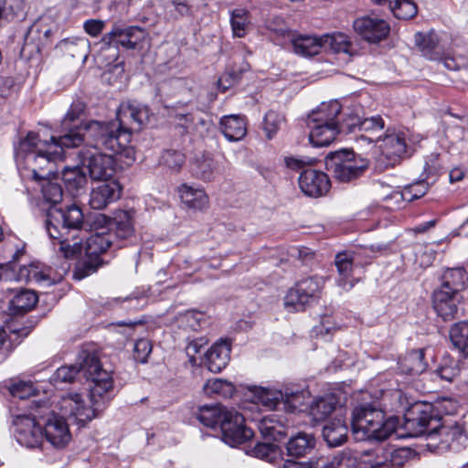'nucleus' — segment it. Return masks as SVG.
I'll return each mask as SVG.
<instances>
[{"label": "nucleus", "mask_w": 468, "mask_h": 468, "mask_svg": "<svg viewBox=\"0 0 468 468\" xmlns=\"http://www.w3.org/2000/svg\"><path fill=\"white\" fill-rule=\"evenodd\" d=\"M457 295V291L448 287L447 283H441V286L433 292V303L455 300Z\"/></svg>", "instance_id": "60"}, {"label": "nucleus", "mask_w": 468, "mask_h": 468, "mask_svg": "<svg viewBox=\"0 0 468 468\" xmlns=\"http://www.w3.org/2000/svg\"><path fill=\"white\" fill-rule=\"evenodd\" d=\"M283 399V392L277 389L256 388L253 391V401L270 410H275L280 404H282Z\"/></svg>", "instance_id": "40"}, {"label": "nucleus", "mask_w": 468, "mask_h": 468, "mask_svg": "<svg viewBox=\"0 0 468 468\" xmlns=\"http://www.w3.org/2000/svg\"><path fill=\"white\" fill-rule=\"evenodd\" d=\"M105 27V22L100 19H89L83 24L85 32L92 37H98Z\"/></svg>", "instance_id": "63"}, {"label": "nucleus", "mask_w": 468, "mask_h": 468, "mask_svg": "<svg viewBox=\"0 0 468 468\" xmlns=\"http://www.w3.org/2000/svg\"><path fill=\"white\" fill-rule=\"evenodd\" d=\"M122 246L123 244H119L113 239L112 231H105L104 229H101L100 231H96L86 238L84 250L88 257L97 260L98 256L104 253L108 249H120Z\"/></svg>", "instance_id": "21"}, {"label": "nucleus", "mask_w": 468, "mask_h": 468, "mask_svg": "<svg viewBox=\"0 0 468 468\" xmlns=\"http://www.w3.org/2000/svg\"><path fill=\"white\" fill-rule=\"evenodd\" d=\"M60 416L53 411L41 416L43 440L55 450H64L71 441L72 435L64 414Z\"/></svg>", "instance_id": "12"}, {"label": "nucleus", "mask_w": 468, "mask_h": 468, "mask_svg": "<svg viewBox=\"0 0 468 468\" xmlns=\"http://www.w3.org/2000/svg\"><path fill=\"white\" fill-rule=\"evenodd\" d=\"M204 392L207 396H218L222 398H230L235 392V387L231 382L222 378L208 379L204 387Z\"/></svg>", "instance_id": "43"}, {"label": "nucleus", "mask_w": 468, "mask_h": 468, "mask_svg": "<svg viewBox=\"0 0 468 468\" xmlns=\"http://www.w3.org/2000/svg\"><path fill=\"white\" fill-rule=\"evenodd\" d=\"M116 116V125L132 133V131L140 130L142 125L148 121L149 110L140 104L123 102L120 105Z\"/></svg>", "instance_id": "15"}, {"label": "nucleus", "mask_w": 468, "mask_h": 468, "mask_svg": "<svg viewBox=\"0 0 468 468\" xmlns=\"http://www.w3.org/2000/svg\"><path fill=\"white\" fill-rule=\"evenodd\" d=\"M435 259V251L429 246L420 245L415 250V262L421 268L431 266Z\"/></svg>", "instance_id": "56"}, {"label": "nucleus", "mask_w": 468, "mask_h": 468, "mask_svg": "<svg viewBox=\"0 0 468 468\" xmlns=\"http://www.w3.org/2000/svg\"><path fill=\"white\" fill-rule=\"evenodd\" d=\"M466 273L463 269H451L443 275L442 283H447L448 287L457 292L464 287Z\"/></svg>", "instance_id": "52"}, {"label": "nucleus", "mask_w": 468, "mask_h": 468, "mask_svg": "<svg viewBox=\"0 0 468 468\" xmlns=\"http://www.w3.org/2000/svg\"><path fill=\"white\" fill-rule=\"evenodd\" d=\"M152 352V344L148 339H138L133 346V357L140 363H146Z\"/></svg>", "instance_id": "58"}, {"label": "nucleus", "mask_w": 468, "mask_h": 468, "mask_svg": "<svg viewBox=\"0 0 468 468\" xmlns=\"http://www.w3.org/2000/svg\"><path fill=\"white\" fill-rule=\"evenodd\" d=\"M146 32L140 27H124L114 24L110 32L103 35L101 43L107 47L122 46L126 49H135L146 37Z\"/></svg>", "instance_id": "14"}, {"label": "nucleus", "mask_w": 468, "mask_h": 468, "mask_svg": "<svg viewBox=\"0 0 468 468\" xmlns=\"http://www.w3.org/2000/svg\"><path fill=\"white\" fill-rule=\"evenodd\" d=\"M11 395L20 399H26L36 394V388L31 381L19 380L9 387Z\"/></svg>", "instance_id": "55"}, {"label": "nucleus", "mask_w": 468, "mask_h": 468, "mask_svg": "<svg viewBox=\"0 0 468 468\" xmlns=\"http://www.w3.org/2000/svg\"><path fill=\"white\" fill-rule=\"evenodd\" d=\"M259 430L266 439L280 441L284 437L282 427L270 418L265 417L261 420Z\"/></svg>", "instance_id": "51"}, {"label": "nucleus", "mask_w": 468, "mask_h": 468, "mask_svg": "<svg viewBox=\"0 0 468 468\" xmlns=\"http://www.w3.org/2000/svg\"><path fill=\"white\" fill-rule=\"evenodd\" d=\"M185 155L176 150H166L161 155L159 164L172 173L180 171L185 164Z\"/></svg>", "instance_id": "47"}, {"label": "nucleus", "mask_w": 468, "mask_h": 468, "mask_svg": "<svg viewBox=\"0 0 468 468\" xmlns=\"http://www.w3.org/2000/svg\"><path fill=\"white\" fill-rule=\"evenodd\" d=\"M324 282V279L321 276H310L297 282L287 292L284 297V307L289 312H299L318 302L322 296Z\"/></svg>", "instance_id": "8"}, {"label": "nucleus", "mask_w": 468, "mask_h": 468, "mask_svg": "<svg viewBox=\"0 0 468 468\" xmlns=\"http://www.w3.org/2000/svg\"><path fill=\"white\" fill-rule=\"evenodd\" d=\"M220 130L229 142H239L247 134V123L243 116L230 114L223 116L219 122Z\"/></svg>", "instance_id": "27"}, {"label": "nucleus", "mask_w": 468, "mask_h": 468, "mask_svg": "<svg viewBox=\"0 0 468 468\" xmlns=\"http://www.w3.org/2000/svg\"><path fill=\"white\" fill-rule=\"evenodd\" d=\"M459 362L451 357H443L440 367L435 370V374L441 379L452 382L460 374Z\"/></svg>", "instance_id": "49"}, {"label": "nucleus", "mask_w": 468, "mask_h": 468, "mask_svg": "<svg viewBox=\"0 0 468 468\" xmlns=\"http://www.w3.org/2000/svg\"><path fill=\"white\" fill-rule=\"evenodd\" d=\"M307 125L310 129L309 140L315 147H324L329 145L336 135L346 129L345 119L342 122L323 123L307 120Z\"/></svg>", "instance_id": "17"}, {"label": "nucleus", "mask_w": 468, "mask_h": 468, "mask_svg": "<svg viewBox=\"0 0 468 468\" xmlns=\"http://www.w3.org/2000/svg\"><path fill=\"white\" fill-rule=\"evenodd\" d=\"M449 335L454 347L468 356V322L462 321L453 324Z\"/></svg>", "instance_id": "42"}, {"label": "nucleus", "mask_w": 468, "mask_h": 468, "mask_svg": "<svg viewBox=\"0 0 468 468\" xmlns=\"http://www.w3.org/2000/svg\"><path fill=\"white\" fill-rule=\"evenodd\" d=\"M230 357V346L227 341L215 343L205 354L204 364L212 373L226 367Z\"/></svg>", "instance_id": "25"}, {"label": "nucleus", "mask_w": 468, "mask_h": 468, "mask_svg": "<svg viewBox=\"0 0 468 468\" xmlns=\"http://www.w3.org/2000/svg\"><path fill=\"white\" fill-rule=\"evenodd\" d=\"M266 27L279 37L290 36V30L284 20L281 17H274L269 20L266 23Z\"/></svg>", "instance_id": "61"}, {"label": "nucleus", "mask_w": 468, "mask_h": 468, "mask_svg": "<svg viewBox=\"0 0 468 468\" xmlns=\"http://www.w3.org/2000/svg\"><path fill=\"white\" fill-rule=\"evenodd\" d=\"M457 302L458 300H452L447 301L445 303H434L433 307L438 314L443 320H451L455 317L458 312L457 307Z\"/></svg>", "instance_id": "57"}, {"label": "nucleus", "mask_w": 468, "mask_h": 468, "mask_svg": "<svg viewBox=\"0 0 468 468\" xmlns=\"http://www.w3.org/2000/svg\"><path fill=\"white\" fill-rule=\"evenodd\" d=\"M314 158L307 156H285L284 164L291 170H300L305 166H311L315 163Z\"/></svg>", "instance_id": "59"}, {"label": "nucleus", "mask_w": 468, "mask_h": 468, "mask_svg": "<svg viewBox=\"0 0 468 468\" xmlns=\"http://www.w3.org/2000/svg\"><path fill=\"white\" fill-rule=\"evenodd\" d=\"M282 122L283 117L274 111H269L265 114L263 121V129L269 139H271L272 136L278 132Z\"/></svg>", "instance_id": "54"}, {"label": "nucleus", "mask_w": 468, "mask_h": 468, "mask_svg": "<svg viewBox=\"0 0 468 468\" xmlns=\"http://www.w3.org/2000/svg\"><path fill=\"white\" fill-rule=\"evenodd\" d=\"M355 31L365 40L378 43L389 34L388 23L378 16H365L354 21Z\"/></svg>", "instance_id": "16"}, {"label": "nucleus", "mask_w": 468, "mask_h": 468, "mask_svg": "<svg viewBox=\"0 0 468 468\" xmlns=\"http://www.w3.org/2000/svg\"><path fill=\"white\" fill-rule=\"evenodd\" d=\"M13 424L19 444L27 448H37L42 444L44 431L41 416L37 419L31 415H19L15 418Z\"/></svg>", "instance_id": "13"}, {"label": "nucleus", "mask_w": 468, "mask_h": 468, "mask_svg": "<svg viewBox=\"0 0 468 468\" xmlns=\"http://www.w3.org/2000/svg\"><path fill=\"white\" fill-rule=\"evenodd\" d=\"M179 322L182 326L191 331H197L207 324V316L201 312L189 310L180 314Z\"/></svg>", "instance_id": "48"}, {"label": "nucleus", "mask_w": 468, "mask_h": 468, "mask_svg": "<svg viewBox=\"0 0 468 468\" xmlns=\"http://www.w3.org/2000/svg\"><path fill=\"white\" fill-rule=\"evenodd\" d=\"M230 24L233 36L236 37H244L250 25L248 11L242 8H237L231 11Z\"/></svg>", "instance_id": "45"}, {"label": "nucleus", "mask_w": 468, "mask_h": 468, "mask_svg": "<svg viewBox=\"0 0 468 468\" xmlns=\"http://www.w3.org/2000/svg\"><path fill=\"white\" fill-rule=\"evenodd\" d=\"M284 399L282 400L283 408L288 411L302 410V407L307 404L309 399L308 393L304 390H297L283 392Z\"/></svg>", "instance_id": "46"}, {"label": "nucleus", "mask_w": 468, "mask_h": 468, "mask_svg": "<svg viewBox=\"0 0 468 468\" xmlns=\"http://www.w3.org/2000/svg\"><path fill=\"white\" fill-rule=\"evenodd\" d=\"M376 459L370 464L380 463L388 468L402 467L413 457V452L410 448L402 447L398 449L378 448L375 450Z\"/></svg>", "instance_id": "23"}, {"label": "nucleus", "mask_w": 468, "mask_h": 468, "mask_svg": "<svg viewBox=\"0 0 468 468\" xmlns=\"http://www.w3.org/2000/svg\"><path fill=\"white\" fill-rule=\"evenodd\" d=\"M113 234V239L119 244L131 240L135 235L134 213L132 211L119 210L110 223V230Z\"/></svg>", "instance_id": "19"}, {"label": "nucleus", "mask_w": 468, "mask_h": 468, "mask_svg": "<svg viewBox=\"0 0 468 468\" xmlns=\"http://www.w3.org/2000/svg\"><path fill=\"white\" fill-rule=\"evenodd\" d=\"M335 264L337 269L338 278L337 285L344 291H349L356 282L353 275L354 255L350 251L337 253L335 259Z\"/></svg>", "instance_id": "24"}, {"label": "nucleus", "mask_w": 468, "mask_h": 468, "mask_svg": "<svg viewBox=\"0 0 468 468\" xmlns=\"http://www.w3.org/2000/svg\"><path fill=\"white\" fill-rule=\"evenodd\" d=\"M336 403V398L333 395L318 398L310 406V415L314 420L322 421L335 410Z\"/></svg>", "instance_id": "41"}, {"label": "nucleus", "mask_w": 468, "mask_h": 468, "mask_svg": "<svg viewBox=\"0 0 468 468\" xmlns=\"http://www.w3.org/2000/svg\"><path fill=\"white\" fill-rule=\"evenodd\" d=\"M354 460L345 456H335L330 462L321 464V468H349Z\"/></svg>", "instance_id": "64"}, {"label": "nucleus", "mask_w": 468, "mask_h": 468, "mask_svg": "<svg viewBox=\"0 0 468 468\" xmlns=\"http://www.w3.org/2000/svg\"><path fill=\"white\" fill-rule=\"evenodd\" d=\"M341 112L342 106L338 101L322 102L316 110L312 112L307 120L323 123L341 122L338 120Z\"/></svg>", "instance_id": "33"}, {"label": "nucleus", "mask_w": 468, "mask_h": 468, "mask_svg": "<svg viewBox=\"0 0 468 468\" xmlns=\"http://www.w3.org/2000/svg\"><path fill=\"white\" fill-rule=\"evenodd\" d=\"M80 372L92 383L90 396L85 392H68L61 396L57 407L61 414L74 419L80 425H85L95 419L104 408L105 396L112 389L113 380L111 372L101 368L97 356L87 355L80 366L58 367L50 377V382L55 387L71 383Z\"/></svg>", "instance_id": "2"}, {"label": "nucleus", "mask_w": 468, "mask_h": 468, "mask_svg": "<svg viewBox=\"0 0 468 468\" xmlns=\"http://www.w3.org/2000/svg\"><path fill=\"white\" fill-rule=\"evenodd\" d=\"M89 45V41L84 38H65L58 42L57 48L65 55L72 58L83 56L87 57L85 48Z\"/></svg>", "instance_id": "44"}, {"label": "nucleus", "mask_w": 468, "mask_h": 468, "mask_svg": "<svg viewBox=\"0 0 468 468\" xmlns=\"http://www.w3.org/2000/svg\"><path fill=\"white\" fill-rule=\"evenodd\" d=\"M51 269L40 262L23 265L15 270L11 264L0 265V281L34 282L40 285H51L55 280L50 277Z\"/></svg>", "instance_id": "11"}, {"label": "nucleus", "mask_w": 468, "mask_h": 468, "mask_svg": "<svg viewBox=\"0 0 468 468\" xmlns=\"http://www.w3.org/2000/svg\"><path fill=\"white\" fill-rule=\"evenodd\" d=\"M84 111V102L74 101L61 122L64 133L58 137L51 136L49 141L42 140L38 133L29 132L16 147L18 165L30 169L36 177L49 176L53 163L63 159V149L80 146L88 135L84 127L91 121L77 123Z\"/></svg>", "instance_id": "1"}, {"label": "nucleus", "mask_w": 468, "mask_h": 468, "mask_svg": "<svg viewBox=\"0 0 468 468\" xmlns=\"http://www.w3.org/2000/svg\"><path fill=\"white\" fill-rule=\"evenodd\" d=\"M345 124L348 132H353L356 128L359 131L373 134L378 133L384 128V121L380 116L361 119L358 112H349L345 114Z\"/></svg>", "instance_id": "29"}, {"label": "nucleus", "mask_w": 468, "mask_h": 468, "mask_svg": "<svg viewBox=\"0 0 468 468\" xmlns=\"http://www.w3.org/2000/svg\"><path fill=\"white\" fill-rule=\"evenodd\" d=\"M383 154L388 159L401 157L406 154L407 143L403 133H392L387 134L381 144Z\"/></svg>", "instance_id": "35"}, {"label": "nucleus", "mask_w": 468, "mask_h": 468, "mask_svg": "<svg viewBox=\"0 0 468 468\" xmlns=\"http://www.w3.org/2000/svg\"><path fill=\"white\" fill-rule=\"evenodd\" d=\"M323 49L332 51L333 53L344 54L346 56V61L356 54V50L348 37V36L335 32L322 36Z\"/></svg>", "instance_id": "28"}, {"label": "nucleus", "mask_w": 468, "mask_h": 468, "mask_svg": "<svg viewBox=\"0 0 468 468\" xmlns=\"http://www.w3.org/2000/svg\"><path fill=\"white\" fill-rule=\"evenodd\" d=\"M299 186L306 196L317 197L328 192L330 180L322 171L306 169L299 176Z\"/></svg>", "instance_id": "18"}, {"label": "nucleus", "mask_w": 468, "mask_h": 468, "mask_svg": "<svg viewBox=\"0 0 468 468\" xmlns=\"http://www.w3.org/2000/svg\"><path fill=\"white\" fill-rule=\"evenodd\" d=\"M16 161H17L16 158ZM58 161V160H56L53 163L52 173L49 176L43 177V178H38V177L34 176L33 172L30 169L26 168L24 165H19L18 162H16V165H17V167L20 171L22 177L31 176L33 179L38 181V180L49 179L51 177L56 176L57 172L55 171V164ZM41 192H42L44 200L47 203H49L52 205L51 207H54V206L56 204H58L62 200V196H63L62 188L58 183H54V182L48 180L45 184L42 185Z\"/></svg>", "instance_id": "22"}, {"label": "nucleus", "mask_w": 468, "mask_h": 468, "mask_svg": "<svg viewBox=\"0 0 468 468\" xmlns=\"http://www.w3.org/2000/svg\"><path fill=\"white\" fill-rule=\"evenodd\" d=\"M326 167L339 182H349L359 177L368 166V161L347 150L328 154Z\"/></svg>", "instance_id": "9"}, {"label": "nucleus", "mask_w": 468, "mask_h": 468, "mask_svg": "<svg viewBox=\"0 0 468 468\" xmlns=\"http://www.w3.org/2000/svg\"><path fill=\"white\" fill-rule=\"evenodd\" d=\"M183 205L191 210L202 211L208 207L209 198L203 188L183 184L178 188Z\"/></svg>", "instance_id": "26"}, {"label": "nucleus", "mask_w": 468, "mask_h": 468, "mask_svg": "<svg viewBox=\"0 0 468 468\" xmlns=\"http://www.w3.org/2000/svg\"><path fill=\"white\" fill-rule=\"evenodd\" d=\"M315 445V439L311 434L299 432L287 442V452L292 457H301L309 453Z\"/></svg>", "instance_id": "36"}, {"label": "nucleus", "mask_w": 468, "mask_h": 468, "mask_svg": "<svg viewBox=\"0 0 468 468\" xmlns=\"http://www.w3.org/2000/svg\"><path fill=\"white\" fill-rule=\"evenodd\" d=\"M405 427L410 436L427 435V446L434 452L460 451L467 443L468 436L462 424L447 422L439 417L431 404L415 403L405 414Z\"/></svg>", "instance_id": "3"}, {"label": "nucleus", "mask_w": 468, "mask_h": 468, "mask_svg": "<svg viewBox=\"0 0 468 468\" xmlns=\"http://www.w3.org/2000/svg\"><path fill=\"white\" fill-rule=\"evenodd\" d=\"M441 168V166L437 154H431L427 156L424 165V174L426 175L425 179H429L431 176H436Z\"/></svg>", "instance_id": "62"}, {"label": "nucleus", "mask_w": 468, "mask_h": 468, "mask_svg": "<svg viewBox=\"0 0 468 468\" xmlns=\"http://www.w3.org/2000/svg\"><path fill=\"white\" fill-rule=\"evenodd\" d=\"M253 455L267 462H272L279 454L278 446L271 442L258 443L252 450Z\"/></svg>", "instance_id": "53"}, {"label": "nucleus", "mask_w": 468, "mask_h": 468, "mask_svg": "<svg viewBox=\"0 0 468 468\" xmlns=\"http://www.w3.org/2000/svg\"><path fill=\"white\" fill-rule=\"evenodd\" d=\"M197 418L208 428L220 427L222 440L230 446L241 444L253 436V431L244 424V417L235 410L221 405L202 406Z\"/></svg>", "instance_id": "6"}, {"label": "nucleus", "mask_w": 468, "mask_h": 468, "mask_svg": "<svg viewBox=\"0 0 468 468\" xmlns=\"http://www.w3.org/2000/svg\"><path fill=\"white\" fill-rule=\"evenodd\" d=\"M122 187L116 180L106 181L93 188L90 195V206L93 209H103L120 198Z\"/></svg>", "instance_id": "20"}, {"label": "nucleus", "mask_w": 468, "mask_h": 468, "mask_svg": "<svg viewBox=\"0 0 468 468\" xmlns=\"http://www.w3.org/2000/svg\"><path fill=\"white\" fill-rule=\"evenodd\" d=\"M216 163L213 159L204 157L197 160L194 165L193 173L197 178L211 181L215 176Z\"/></svg>", "instance_id": "50"}, {"label": "nucleus", "mask_w": 468, "mask_h": 468, "mask_svg": "<svg viewBox=\"0 0 468 468\" xmlns=\"http://www.w3.org/2000/svg\"><path fill=\"white\" fill-rule=\"evenodd\" d=\"M62 180L68 191L72 195H76L87 184L86 174L80 165L65 166L62 170Z\"/></svg>", "instance_id": "37"}, {"label": "nucleus", "mask_w": 468, "mask_h": 468, "mask_svg": "<svg viewBox=\"0 0 468 468\" xmlns=\"http://www.w3.org/2000/svg\"><path fill=\"white\" fill-rule=\"evenodd\" d=\"M88 136L91 137L98 150H108L112 154H117L125 152L127 155L131 150L128 145L131 142V133L128 130H122L116 125V122H101L91 121L86 127Z\"/></svg>", "instance_id": "7"}, {"label": "nucleus", "mask_w": 468, "mask_h": 468, "mask_svg": "<svg viewBox=\"0 0 468 468\" xmlns=\"http://www.w3.org/2000/svg\"><path fill=\"white\" fill-rule=\"evenodd\" d=\"M427 368L424 361V352L421 349L412 350L399 361V370L401 374L415 378Z\"/></svg>", "instance_id": "31"}, {"label": "nucleus", "mask_w": 468, "mask_h": 468, "mask_svg": "<svg viewBox=\"0 0 468 468\" xmlns=\"http://www.w3.org/2000/svg\"><path fill=\"white\" fill-rule=\"evenodd\" d=\"M82 167L88 171L93 181H112L116 173V164L112 154H102L94 147H85L79 152Z\"/></svg>", "instance_id": "10"}, {"label": "nucleus", "mask_w": 468, "mask_h": 468, "mask_svg": "<svg viewBox=\"0 0 468 468\" xmlns=\"http://www.w3.org/2000/svg\"><path fill=\"white\" fill-rule=\"evenodd\" d=\"M291 42L293 52L302 57H312L317 55L321 49H323L322 36H292Z\"/></svg>", "instance_id": "30"}, {"label": "nucleus", "mask_w": 468, "mask_h": 468, "mask_svg": "<svg viewBox=\"0 0 468 468\" xmlns=\"http://www.w3.org/2000/svg\"><path fill=\"white\" fill-rule=\"evenodd\" d=\"M38 301L34 291L22 290L18 292L9 303V309L12 314H19L31 311Z\"/></svg>", "instance_id": "39"}, {"label": "nucleus", "mask_w": 468, "mask_h": 468, "mask_svg": "<svg viewBox=\"0 0 468 468\" xmlns=\"http://www.w3.org/2000/svg\"><path fill=\"white\" fill-rule=\"evenodd\" d=\"M439 37L435 32L429 33H417L415 35V43L420 49L423 56L431 60H436L439 58L440 48H439Z\"/></svg>", "instance_id": "38"}, {"label": "nucleus", "mask_w": 468, "mask_h": 468, "mask_svg": "<svg viewBox=\"0 0 468 468\" xmlns=\"http://www.w3.org/2000/svg\"><path fill=\"white\" fill-rule=\"evenodd\" d=\"M83 213L76 205L66 209L50 207L47 214L46 229L50 239H58L59 250L66 258L73 257L82 251Z\"/></svg>", "instance_id": "4"}, {"label": "nucleus", "mask_w": 468, "mask_h": 468, "mask_svg": "<svg viewBox=\"0 0 468 468\" xmlns=\"http://www.w3.org/2000/svg\"><path fill=\"white\" fill-rule=\"evenodd\" d=\"M397 418H386L376 402H362L354 407L351 430L356 441H384L396 431Z\"/></svg>", "instance_id": "5"}, {"label": "nucleus", "mask_w": 468, "mask_h": 468, "mask_svg": "<svg viewBox=\"0 0 468 468\" xmlns=\"http://www.w3.org/2000/svg\"><path fill=\"white\" fill-rule=\"evenodd\" d=\"M347 426L342 417H336L323 429V436L327 444L336 447L343 444L347 438Z\"/></svg>", "instance_id": "32"}, {"label": "nucleus", "mask_w": 468, "mask_h": 468, "mask_svg": "<svg viewBox=\"0 0 468 468\" xmlns=\"http://www.w3.org/2000/svg\"><path fill=\"white\" fill-rule=\"evenodd\" d=\"M427 179L416 182L408 186L402 191H393L389 195L385 196V199H394L395 203L399 206L401 202H411L422 197L429 190Z\"/></svg>", "instance_id": "34"}]
</instances>
